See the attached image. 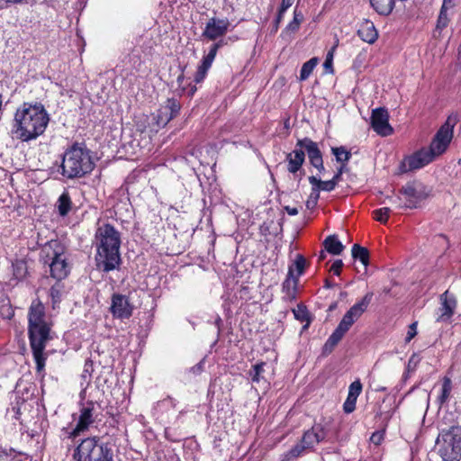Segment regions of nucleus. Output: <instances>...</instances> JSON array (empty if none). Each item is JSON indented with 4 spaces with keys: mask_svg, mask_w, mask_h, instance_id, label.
Returning a JSON list of instances; mask_svg holds the SVG:
<instances>
[{
    "mask_svg": "<svg viewBox=\"0 0 461 461\" xmlns=\"http://www.w3.org/2000/svg\"><path fill=\"white\" fill-rule=\"evenodd\" d=\"M72 461H113V450L108 442L100 440L97 436L80 439L71 447Z\"/></svg>",
    "mask_w": 461,
    "mask_h": 461,
    "instance_id": "obj_7",
    "label": "nucleus"
},
{
    "mask_svg": "<svg viewBox=\"0 0 461 461\" xmlns=\"http://www.w3.org/2000/svg\"><path fill=\"white\" fill-rule=\"evenodd\" d=\"M444 8H452L455 5L454 0H443Z\"/></svg>",
    "mask_w": 461,
    "mask_h": 461,
    "instance_id": "obj_57",
    "label": "nucleus"
},
{
    "mask_svg": "<svg viewBox=\"0 0 461 461\" xmlns=\"http://www.w3.org/2000/svg\"><path fill=\"white\" fill-rule=\"evenodd\" d=\"M435 158H436L429 153L428 149L422 148L404 158L401 164V170L402 172H408L420 169L432 162Z\"/></svg>",
    "mask_w": 461,
    "mask_h": 461,
    "instance_id": "obj_14",
    "label": "nucleus"
},
{
    "mask_svg": "<svg viewBox=\"0 0 461 461\" xmlns=\"http://www.w3.org/2000/svg\"><path fill=\"white\" fill-rule=\"evenodd\" d=\"M391 210L388 207H383L376 209L373 212V215L375 221L382 223H385L388 220Z\"/></svg>",
    "mask_w": 461,
    "mask_h": 461,
    "instance_id": "obj_39",
    "label": "nucleus"
},
{
    "mask_svg": "<svg viewBox=\"0 0 461 461\" xmlns=\"http://www.w3.org/2000/svg\"><path fill=\"white\" fill-rule=\"evenodd\" d=\"M14 316V310L10 306V302L2 299V318L11 319Z\"/></svg>",
    "mask_w": 461,
    "mask_h": 461,
    "instance_id": "obj_45",
    "label": "nucleus"
},
{
    "mask_svg": "<svg viewBox=\"0 0 461 461\" xmlns=\"http://www.w3.org/2000/svg\"><path fill=\"white\" fill-rule=\"evenodd\" d=\"M362 388H363L362 384H361L360 380L357 379L350 384V385L348 387V395L357 399V397L359 396V394L362 392Z\"/></svg>",
    "mask_w": 461,
    "mask_h": 461,
    "instance_id": "obj_42",
    "label": "nucleus"
},
{
    "mask_svg": "<svg viewBox=\"0 0 461 461\" xmlns=\"http://www.w3.org/2000/svg\"><path fill=\"white\" fill-rule=\"evenodd\" d=\"M400 194L403 196L402 198L398 196L396 198H391L392 203L396 204L398 208H417L420 203L425 200L429 195L427 187L421 183H408L400 190Z\"/></svg>",
    "mask_w": 461,
    "mask_h": 461,
    "instance_id": "obj_10",
    "label": "nucleus"
},
{
    "mask_svg": "<svg viewBox=\"0 0 461 461\" xmlns=\"http://www.w3.org/2000/svg\"><path fill=\"white\" fill-rule=\"evenodd\" d=\"M50 296L51 298L52 306L55 308L57 303H59L61 300V290L59 285H55L50 289Z\"/></svg>",
    "mask_w": 461,
    "mask_h": 461,
    "instance_id": "obj_41",
    "label": "nucleus"
},
{
    "mask_svg": "<svg viewBox=\"0 0 461 461\" xmlns=\"http://www.w3.org/2000/svg\"><path fill=\"white\" fill-rule=\"evenodd\" d=\"M326 436L327 430L325 428L317 423L303 433L301 442L308 450H312L316 445L325 439Z\"/></svg>",
    "mask_w": 461,
    "mask_h": 461,
    "instance_id": "obj_19",
    "label": "nucleus"
},
{
    "mask_svg": "<svg viewBox=\"0 0 461 461\" xmlns=\"http://www.w3.org/2000/svg\"><path fill=\"white\" fill-rule=\"evenodd\" d=\"M95 265L98 270L108 273L117 269L121 264V234L111 224L98 227L95 232Z\"/></svg>",
    "mask_w": 461,
    "mask_h": 461,
    "instance_id": "obj_3",
    "label": "nucleus"
},
{
    "mask_svg": "<svg viewBox=\"0 0 461 461\" xmlns=\"http://www.w3.org/2000/svg\"><path fill=\"white\" fill-rule=\"evenodd\" d=\"M447 9L448 8H444V5L441 6V10H440V13H439V15L438 18V23H437L438 29L442 30L447 26V23H448V18L447 15Z\"/></svg>",
    "mask_w": 461,
    "mask_h": 461,
    "instance_id": "obj_43",
    "label": "nucleus"
},
{
    "mask_svg": "<svg viewBox=\"0 0 461 461\" xmlns=\"http://www.w3.org/2000/svg\"><path fill=\"white\" fill-rule=\"evenodd\" d=\"M94 167L90 149L83 142H75L64 152L59 172L66 179H75L90 174Z\"/></svg>",
    "mask_w": 461,
    "mask_h": 461,
    "instance_id": "obj_5",
    "label": "nucleus"
},
{
    "mask_svg": "<svg viewBox=\"0 0 461 461\" xmlns=\"http://www.w3.org/2000/svg\"><path fill=\"white\" fill-rule=\"evenodd\" d=\"M303 20V15L301 11H298L297 8L294 11V18L293 20L286 25L285 30L289 32H297L300 28V24Z\"/></svg>",
    "mask_w": 461,
    "mask_h": 461,
    "instance_id": "obj_36",
    "label": "nucleus"
},
{
    "mask_svg": "<svg viewBox=\"0 0 461 461\" xmlns=\"http://www.w3.org/2000/svg\"><path fill=\"white\" fill-rule=\"evenodd\" d=\"M215 48L217 47L214 46L212 50H209L208 53L203 58L201 64L198 66L194 77V80L196 84L203 82L206 77L207 72L215 59Z\"/></svg>",
    "mask_w": 461,
    "mask_h": 461,
    "instance_id": "obj_22",
    "label": "nucleus"
},
{
    "mask_svg": "<svg viewBox=\"0 0 461 461\" xmlns=\"http://www.w3.org/2000/svg\"><path fill=\"white\" fill-rule=\"evenodd\" d=\"M440 306L436 312V322L450 324L456 312L457 301L455 294L445 291L439 297Z\"/></svg>",
    "mask_w": 461,
    "mask_h": 461,
    "instance_id": "obj_13",
    "label": "nucleus"
},
{
    "mask_svg": "<svg viewBox=\"0 0 461 461\" xmlns=\"http://www.w3.org/2000/svg\"><path fill=\"white\" fill-rule=\"evenodd\" d=\"M373 297L372 293H367L359 302L356 303L344 314L337 328L326 340L323 348V355L330 354L334 348L342 339L345 334L349 330L352 325L362 316L366 311Z\"/></svg>",
    "mask_w": 461,
    "mask_h": 461,
    "instance_id": "obj_6",
    "label": "nucleus"
},
{
    "mask_svg": "<svg viewBox=\"0 0 461 461\" xmlns=\"http://www.w3.org/2000/svg\"><path fill=\"white\" fill-rule=\"evenodd\" d=\"M435 450L443 461H459L461 459V427L452 426L438 434Z\"/></svg>",
    "mask_w": 461,
    "mask_h": 461,
    "instance_id": "obj_9",
    "label": "nucleus"
},
{
    "mask_svg": "<svg viewBox=\"0 0 461 461\" xmlns=\"http://www.w3.org/2000/svg\"><path fill=\"white\" fill-rule=\"evenodd\" d=\"M285 13H280V11L278 10L277 15H276V17L275 19V22H274V28H273V30L275 32H276L278 30L279 24L282 22V20H283V18L285 16Z\"/></svg>",
    "mask_w": 461,
    "mask_h": 461,
    "instance_id": "obj_54",
    "label": "nucleus"
},
{
    "mask_svg": "<svg viewBox=\"0 0 461 461\" xmlns=\"http://www.w3.org/2000/svg\"><path fill=\"white\" fill-rule=\"evenodd\" d=\"M452 391V382L449 377L445 376L442 380V387L439 395L437 398V402L439 407L447 403L450 393Z\"/></svg>",
    "mask_w": 461,
    "mask_h": 461,
    "instance_id": "obj_27",
    "label": "nucleus"
},
{
    "mask_svg": "<svg viewBox=\"0 0 461 461\" xmlns=\"http://www.w3.org/2000/svg\"><path fill=\"white\" fill-rule=\"evenodd\" d=\"M371 127L380 136L386 137L393 132L389 124V114L385 108L379 107L372 111Z\"/></svg>",
    "mask_w": 461,
    "mask_h": 461,
    "instance_id": "obj_15",
    "label": "nucleus"
},
{
    "mask_svg": "<svg viewBox=\"0 0 461 461\" xmlns=\"http://www.w3.org/2000/svg\"><path fill=\"white\" fill-rule=\"evenodd\" d=\"M306 260L304 257L301 254H298L296 255L294 261L289 266V267H293V269L294 270L295 276L299 280V277L304 272Z\"/></svg>",
    "mask_w": 461,
    "mask_h": 461,
    "instance_id": "obj_35",
    "label": "nucleus"
},
{
    "mask_svg": "<svg viewBox=\"0 0 461 461\" xmlns=\"http://www.w3.org/2000/svg\"><path fill=\"white\" fill-rule=\"evenodd\" d=\"M296 147L304 150V153H307L311 165L316 164L323 159L318 144L310 138L305 137L299 139L296 142Z\"/></svg>",
    "mask_w": 461,
    "mask_h": 461,
    "instance_id": "obj_20",
    "label": "nucleus"
},
{
    "mask_svg": "<svg viewBox=\"0 0 461 461\" xmlns=\"http://www.w3.org/2000/svg\"><path fill=\"white\" fill-rule=\"evenodd\" d=\"M333 285H334L333 284H331L330 281L326 280L325 287L330 288V287H331V286H333Z\"/></svg>",
    "mask_w": 461,
    "mask_h": 461,
    "instance_id": "obj_63",
    "label": "nucleus"
},
{
    "mask_svg": "<svg viewBox=\"0 0 461 461\" xmlns=\"http://www.w3.org/2000/svg\"><path fill=\"white\" fill-rule=\"evenodd\" d=\"M323 66L327 72H329V73L333 72V70H332V53H330V52L328 53Z\"/></svg>",
    "mask_w": 461,
    "mask_h": 461,
    "instance_id": "obj_49",
    "label": "nucleus"
},
{
    "mask_svg": "<svg viewBox=\"0 0 461 461\" xmlns=\"http://www.w3.org/2000/svg\"><path fill=\"white\" fill-rule=\"evenodd\" d=\"M29 339L36 372L42 374L45 368L46 357L44 349L50 339V324L46 321L45 307L40 300L32 301L28 313Z\"/></svg>",
    "mask_w": 461,
    "mask_h": 461,
    "instance_id": "obj_2",
    "label": "nucleus"
},
{
    "mask_svg": "<svg viewBox=\"0 0 461 461\" xmlns=\"http://www.w3.org/2000/svg\"><path fill=\"white\" fill-rule=\"evenodd\" d=\"M320 192L321 191L319 190V188L316 185H312L309 199H312L318 203V200L320 198Z\"/></svg>",
    "mask_w": 461,
    "mask_h": 461,
    "instance_id": "obj_53",
    "label": "nucleus"
},
{
    "mask_svg": "<svg viewBox=\"0 0 461 461\" xmlns=\"http://www.w3.org/2000/svg\"><path fill=\"white\" fill-rule=\"evenodd\" d=\"M317 205V202L312 199H308L306 202V207L308 209H313Z\"/></svg>",
    "mask_w": 461,
    "mask_h": 461,
    "instance_id": "obj_58",
    "label": "nucleus"
},
{
    "mask_svg": "<svg viewBox=\"0 0 461 461\" xmlns=\"http://www.w3.org/2000/svg\"><path fill=\"white\" fill-rule=\"evenodd\" d=\"M346 170V165L345 164H342L337 170V172L335 173V175L333 176L332 179L337 183L339 184V182H340L341 180V177H342V175L344 173V171Z\"/></svg>",
    "mask_w": 461,
    "mask_h": 461,
    "instance_id": "obj_50",
    "label": "nucleus"
},
{
    "mask_svg": "<svg viewBox=\"0 0 461 461\" xmlns=\"http://www.w3.org/2000/svg\"><path fill=\"white\" fill-rule=\"evenodd\" d=\"M294 2V0H282L279 7L280 13H285L293 5Z\"/></svg>",
    "mask_w": 461,
    "mask_h": 461,
    "instance_id": "obj_51",
    "label": "nucleus"
},
{
    "mask_svg": "<svg viewBox=\"0 0 461 461\" xmlns=\"http://www.w3.org/2000/svg\"><path fill=\"white\" fill-rule=\"evenodd\" d=\"M110 312L114 318L129 319L133 312V305L126 295L113 294L111 299Z\"/></svg>",
    "mask_w": 461,
    "mask_h": 461,
    "instance_id": "obj_16",
    "label": "nucleus"
},
{
    "mask_svg": "<svg viewBox=\"0 0 461 461\" xmlns=\"http://www.w3.org/2000/svg\"><path fill=\"white\" fill-rule=\"evenodd\" d=\"M230 25V23L227 18L219 19L212 17L205 25L203 36L211 41H215L228 32Z\"/></svg>",
    "mask_w": 461,
    "mask_h": 461,
    "instance_id": "obj_17",
    "label": "nucleus"
},
{
    "mask_svg": "<svg viewBox=\"0 0 461 461\" xmlns=\"http://www.w3.org/2000/svg\"><path fill=\"white\" fill-rule=\"evenodd\" d=\"M14 268V276L16 280L24 276L26 272V265L23 261H16L12 265Z\"/></svg>",
    "mask_w": 461,
    "mask_h": 461,
    "instance_id": "obj_40",
    "label": "nucleus"
},
{
    "mask_svg": "<svg viewBox=\"0 0 461 461\" xmlns=\"http://www.w3.org/2000/svg\"><path fill=\"white\" fill-rule=\"evenodd\" d=\"M285 210L291 216L297 215L298 212H299V211H298V209L296 207L285 206Z\"/></svg>",
    "mask_w": 461,
    "mask_h": 461,
    "instance_id": "obj_55",
    "label": "nucleus"
},
{
    "mask_svg": "<svg viewBox=\"0 0 461 461\" xmlns=\"http://www.w3.org/2000/svg\"><path fill=\"white\" fill-rule=\"evenodd\" d=\"M180 109L181 104L178 100L168 98L156 113L151 114L150 119L153 125L149 129V131L158 132L159 129L165 127L171 120L178 115Z\"/></svg>",
    "mask_w": 461,
    "mask_h": 461,
    "instance_id": "obj_12",
    "label": "nucleus"
},
{
    "mask_svg": "<svg viewBox=\"0 0 461 461\" xmlns=\"http://www.w3.org/2000/svg\"><path fill=\"white\" fill-rule=\"evenodd\" d=\"M204 360L200 361L190 368V372L194 375H199L203 369Z\"/></svg>",
    "mask_w": 461,
    "mask_h": 461,
    "instance_id": "obj_52",
    "label": "nucleus"
},
{
    "mask_svg": "<svg viewBox=\"0 0 461 461\" xmlns=\"http://www.w3.org/2000/svg\"><path fill=\"white\" fill-rule=\"evenodd\" d=\"M50 115L41 103H24L14 115L13 135L22 141H30L44 133Z\"/></svg>",
    "mask_w": 461,
    "mask_h": 461,
    "instance_id": "obj_1",
    "label": "nucleus"
},
{
    "mask_svg": "<svg viewBox=\"0 0 461 461\" xmlns=\"http://www.w3.org/2000/svg\"><path fill=\"white\" fill-rule=\"evenodd\" d=\"M370 5L378 14L388 16L393 10L394 0H370Z\"/></svg>",
    "mask_w": 461,
    "mask_h": 461,
    "instance_id": "obj_26",
    "label": "nucleus"
},
{
    "mask_svg": "<svg viewBox=\"0 0 461 461\" xmlns=\"http://www.w3.org/2000/svg\"><path fill=\"white\" fill-rule=\"evenodd\" d=\"M357 398L348 395L343 403V411L345 413H351L356 409Z\"/></svg>",
    "mask_w": 461,
    "mask_h": 461,
    "instance_id": "obj_44",
    "label": "nucleus"
},
{
    "mask_svg": "<svg viewBox=\"0 0 461 461\" xmlns=\"http://www.w3.org/2000/svg\"><path fill=\"white\" fill-rule=\"evenodd\" d=\"M307 450L308 449L300 441L296 445H294L290 450L284 454V460L290 461L292 459L297 458L303 456V453Z\"/></svg>",
    "mask_w": 461,
    "mask_h": 461,
    "instance_id": "obj_34",
    "label": "nucleus"
},
{
    "mask_svg": "<svg viewBox=\"0 0 461 461\" xmlns=\"http://www.w3.org/2000/svg\"><path fill=\"white\" fill-rule=\"evenodd\" d=\"M384 432H385L384 429H383L381 430L375 431L370 438V441L376 446L380 445L381 442L384 440Z\"/></svg>",
    "mask_w": 461,
    "mask_h": 461,
    "instance_id": "obj_46",
    "label": "nucleus"
},
{
    "mask_svg": "<svg viewBox=\"0 0 461 461\" xmlns=\"http://www.w3.org/2000/svg\"><path fill=\"white\" fill-rule=\"evenodd\" d=\"M319 62V59L318 58H312L311 59H309L308 61H306L305 63H303L302 68H301V71H300V77H299V80L300 81H304L306 80L310 75L312 73L313 69L315 68V67L317 66Z\"/></svg>",
    "mask_w": 461,
    "mask_h": 461,
    "instance_id": "obj_31",
    "label": "nucleus"
},
{
    "mask_svg": "<svg viewBox=\"0 0 461 461\" xmlns=\"http://www.w3.org/2000/svg\"><path fill=\"white\" fill-rule=\"evenodd\" d=\"M312 166L314 167L319 171L320 174H322L325 171L323 159Z\"/></svg>",
    "mask_w": 461,
    "mask_h": 461,
    "instance_id": "obj_56",
    "label": "nucleus"
},
{
    "mask_svg": "<svg viewBox=\"0 0 461 461\" xmlns=\"http://www.w3.org/2000/svg\"><path fill=\"white\" fill-rule=\"evenodd\" d=\"M351 253L354 259H358L365 267L368 265L369 252L366 248L354 244L351 249Z\"/></svg>",
    "mask_w": 461,
    "mask_h": 461,
    "instance_id": "obj_30",
    "label": "nucleus"
},
{
    "mask_svg": "<svg viewBox=\"0 0 461 461\" xmlns=\"http://www.w3.org/2000/svg\"><path fill=\"white\" fill-rule=\"evenodd\" d=\"M214 323H215V325H216V327H217V329H218V334H219V333H220V331H221V323H222V320H221V318L220 316H218V317L216 318V320H215Z\"/></svg>",
    "mask_w": 461,
    "mask_h": 461,
    "instance_id": "obj_60",
    "label": "nucleus"
},
{
    "mask_svg": "<svg viewBox=\"0 0 461 461\" xmlns=\"http://www.w3.org/2000/svg\"><path fill=\"white\" fill-rule=\"evenodd\" d=\"M71 198L68 191H64L58 199L57 206L59 213L61 216H66L71 210Z\"/></svg>",
    "mask_w": 461,
    "mask_h": 461,
    "instance_id": "obj_28",
    "label": "nucleus"
},
{
    "mask_svg": "<svg viewBox=\"0 0 461 461\" xmlns=\"http://www.w3.org/2000/svg\"><path fill=\"white\" fill-rule=\"evenodd\" d=\"M184 79H185V75H184V71L182 70L180 75L176 78V82L179 86L183 84Z\"/></svg>",
    "mask_w": 461,
    "mask_h": 461,
    "instance_id": "obj_61",
    "label": "nucleus"
},
{
    "mask_svg": "<svg viewBox=\"0 0 461 461\" xmlns=\"http://www.w3.org/2000/svg\"><path fill=\"white\" fill-rule=\"evenodd\" d=\"M84 400L85 398L81 399L79 403L77 417H76V414H73L74 420L77 421L76 426L72 429L63 427L60 429L59 438L61 445L68 451L71 450L77 437L89 431L95 423L100 420L101 404L95 401Z\"/></svg>",
    "mask_w": 461,
    "mask_h": 461,
    "instance_id": "obj_4",
    "label": "nucleus"
},
{
    "mask_svg": "<svg viewBox=\"0 0 461 461\" xmlns=\"http://www.w3.org/2000/svg\"><path fill=\"white\" fill-rule=\"evenodd\" d=\"M298 282L299 281L295 276L294 270L293 269V267H288L286 278L282 285V290L283 293L285 294V300L293 301L295 299Z\"/></svg>",
    "mask_w": 461,
    "mask_h": 461,
    "instance_id": "obj_21",
    "label": "nucleus"
},
{
    "mask_svg": "<svg viewBox=\"0 0 461 461\" xmlns=\"http://www.w3.org/2000/svg\"><path fill=\"white\" fill-rule=\"evenodd\" d=\"M332 154L336 157L338 162L345 164L351 158V153L347 150L344 147H335L331 149Z\"/></svg>",
    "mask_w": 461,
    "mask_h": 461,
    "instance_id": "obj_37",
    "label": "nucleus"
},
{
    "mask_svg": "<svg viewBox=\"0 0 461 461\" xmlns=\"http://www.w3.org/2000/svg\"><path fill=\"white\" fill-rule=\"evenodd\" d=\"M327 252L332 255H339L344 250V245L339 241L337 235L328 236L322 243Z\"/></svg>",
    "mask_w": 461,
    "mask_h": 461,
    "instance_id": "obj_25",
    "label": "nucleus"
},
{
    "mask_svg": "<svg viewBox=\"0 0 461 461\" xmlns=\"http://www.w3.org/2000/svg\"><path fill=\"white\" fill-rule=\"evenodd\" d=\"M293 313L296 320H298L300 321L307 322L306 325L304 326V329H306L309 326V323H310L309 312L304 305H298L296 309L293 310Z\"/></svg>",
    "mask_w": 461,
    "mask_h": 461,
    "instance_id": "obj_38",
    "label": "nucleus"
},
{
    "mask_svg": "<svg viewBox=\"0 0 461 461\" xmlns=\"http://www.w3.org/2000/svg\"><path fill=\"white\" fill-rule=\"evenodd\" d=\"M224 44L223 41H219L218 42H215L213 43L211 47H210V50H212L214 46H216L217 48H215V55L217 54V51Z\"/></svg>",
    "mask_w": 461,
    "mask_h": 461,
    "instance_id": "obj_59",
    "label": "nucleus"
},
{
    "mask_svg": "<svg viewBox=\"0 0 461 461\" xmlns=\"http://www.w3.org/2000/svg\"><path fill=\"white\" fill-rule=\"evenodd\" d=\"M359 38L369 44H373L378 38V32L374 23L368 20L363 22L357 30Z\"/></svg>",
    "mask_w": 461,
    "mask_h": 461,
    "instance_id": "obj_23",
    "label": "nucleus"
},
{
    "mask_svg": "<svg viewBox=\"0 0 461 461\" xmlns=\"http://www.w3.org/2000/svg\"><path fill=\"white\" fill-rule=\"evenodd\" d=\"M325 258H326L325 251H321V253L319 255V260H323Z\"/></svg>",
    "mask_w": 461,
    "mask_h": 461,
    "instance_id": "obj_62",
    "label": "nucleus"
},
{
    "mask_svg": "<svg viewBox=\"0 0 461 461\" xmlns=\"http://www.w3.org/2000/svg\"><path fill=\"white\" fill-rule=\"evenodd\" d=\"M177 404V402L176 399L167 396V398L158 401L154 407V411L157 413L163 414L164 411H168L169 409H175Z\"/></svg>",
    "mask_w": 461,
    "mask_h": 461,
    "instance_id": "obj_33",
    "label": "nucleus"
},
{
    "mask_svg": "<svg viewBox=\"0 0 461 461\" xmlns=\"http://www.w3.org/2000/svg\"><path fill=\"white\" fill-rule=\"evenodd\" d=\"M417 325L418 323L412 322L408 329V332L405 338V342L409 343L417 335Z\"/></svg>",
    "mask_w": 461,
    "mask_h": 461,
    "instance_id": "obj_47",
    "label": "nucleus"
},
{
    "mask_svg": "<svg viewBox=\"0 0 461 461\" xmlns=\"http://www.w3.org/2000/svg\"><path fill=\"white\" fill-rule=\"evenodd\" d=\"M390 418H391V416L389 414H386V416H385L386 423H388V420H389ZM387 424H385V426Z\"/></svg>",
    "mask_w": 461,
    "mask_h": 461,
    "instance_id": "obj_64",
    "label": "nucleus"
},
{
    "mask_svg": "<svg viewBox=\"0 0 461 461\" xmlns=\"http://www.w3.org/2000/svg\"><path fill=\"white\" fill-rule=\"evenodd\" d=\"M456 119L448 117L433 137L428 150L435 158L442 155L448 148L454 133Z\"/></svg>",
    "mask_w": 461,
    "mask_h": 461,
    "instance_id": "obj_11",
    "label": "nucleus"
},
{
    "mask_svg": "<svg viewBox=\"0 0 461 461\" xmlns=\"http://www.w3.org/2000/svg\"><path fill=\"white\" fill-rule=\"evenodd\" d=\"M94 372V363L90 359H86L84 365V369L81 374L80 386L82 390L80 392V399H84L86 396V389L91 382L92 374Z\"/></svg>",
    "mask_w": 461,
    "mask_h": 461,
    "instance_id": "obj_24",
    "label": "nucleus"
},
{
    "mask_svg": "<svg viewBox=\"0 0 461 461\" xmlns=\"http://www.w3.org/2000/svg\"><path fill=\"white\" fill-rule=\"evenodd\" d=\"M342 267H343L342 260L337 259L332 263V265L330 267V271H332L334 275L339 276Z\"/></svg>",
    "mask_w": 461,
    "mask_h": 461,
    "instance_id": "obj_48",
    "label": "nucleus"
},
{
    "mask_svg": "<svg viewBox=\"0 0 461 461\" xmlns=\"http://www.w3.org/2000/svg\"><path fill=\"white\" fill-rule=\"evenodd\" d=\"M40 258L48 265L50 276L57 280L66 278L69 273V266L66 257V247L59 240L46 242L41 249Z\"/></svg>",
    "mask_w": 461,
    "mask_h": 461,
    "instance_id": "obj_8",
    "label": "nucleus"
},
{
    "mask_svg": "<svg viewBox=\"0 0 461 461\" xmlns=\"http://www.w3.org/2000/svg\"><path fill=\"white\" fill-rule=\"evenodd\" d=\"M265 366V362H260L252 366V369L249 371V376L253 383L259 384L261 381L267 382L263 375Z\"/></svg>",
    "mask_w": 461,
    "mask_h": 461,
    "instance_id": "obj_32",
    "label": "nucleus"
},
{
    "mask_svg": "<svg viewBox=\"0 0 461 461\" xmlns=\"http://www.w3.org/2000/svg\"><path fill=\"white\" fill-rule=\"evenodd\" d=\"M285 161L287 162V171L294 175V178L298 177L300 181L304 172L302 167L305 161L304 150L295 146V149L286 154Z\"/></svg>",
    "mask_w": 461,
    "mask_h": 461,
    "instance_id": "obj_18",
    "label": "nucleus"
},
{
    "mask_svg": "<svg viewBox=\"0 0 461 461\" xmlns=\"http://www.w3.org/2000/svg\"><path fill=\"white\" fill-rule=\"evenodd\" d=\"M308 180L312 185H316L320 191L331 192L338 185L333 179L322 181L320 177L311 176Z\"/></svg>",
    "mask_w": 461,
    "mask_h": 461,
    "instance_id": "obj_29",
    "label": "nucleus"
}]
</instances>
